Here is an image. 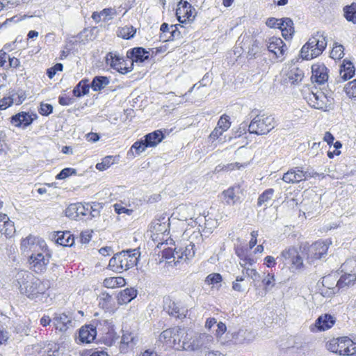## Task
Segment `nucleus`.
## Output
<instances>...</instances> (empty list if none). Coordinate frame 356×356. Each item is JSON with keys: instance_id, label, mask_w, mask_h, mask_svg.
I'll use <instances>...</instances> for the list:
<instances>
[{"instance_id": "1", "label": "nucleus", "mask_w": 356, "mask_h": 356, "mask_svg": "<svg viewBox=\"0 0 356 356\" xmlns=\"http://www.w3.org/2000/svg\"><path fill=\"white\" fill-rule=\"evenodd\" d=\"M16 282L21 293L29 298L34 299L39 294H43L48 289V284L26 270H19L15 275Z\"/></svg>"}, {"instance_id": "2", "label": "nucleus", "mask_w": 356, "mask_h": 356, "mask_svg": "<svg viewBox=\"0 0 356 356\" xmlns=\"http://www.w3.org/2000/svg\"><path fill=\"white\" fill-rule=\"evenodd\" d=\"M139 252L137 249L123 250L110 259L108 267L113 271L121 273L136 266L138 261Z\"/></svg>"}, {"instance_id": "3", "label": "nucleus", "mask_w": 356, "mask_h": 356, "mask_svg": "<svg viewBox=\"0 0 356 356\" xmlns=\"http://www.w3.org/2000/svg\"><path fill=\"white\" fill-rule=\"evenodd\" d=\"M327 46L324 32L317 31L302 47L300 56L303 59L311 60L321 55Z\"/></svg>"}, {"instance_id": "4", "label": "nucleus", "mask_w": 356, "mask_h": 356, "mask_svg": "<svg viewBox=\"0 0 356 356\" xmlns=\"http://www.w3.org/2000/svg\"><path fill=\"white\" fill-rule=\"evenodd\" d=\"M248 127V131L250 134L256 135H264L269 133L275 127L274 118L270 115H257L252 118L250 124L243 122L240 125V129L244 131Z\"/></svg>"}, {"instance_id": "5", "label": "nucleus", "mask_w": 356, "mask_h": 356, "mask_svg": "<svg viewBox=\"0 0 356 356\" xmlns=\"http://www.w3.org/2000/svg\"><path fill=\"white\" fill-rule=\"evenodd\" d=\"M326 347L330 351L339 355H356V343L348 337L333 338L327 342Z\"/></svg>"}, {"instance_id": "6", "label": "nucleus", "mask_w": 356, "mask_h": 356, "mask_svg": "<svg viewBox=\"0 0 356 356\" xmlns=\"http://www.w3.org/2000/svg\"><path fill=\"white\" fill-rule=\"evenodd\" d=\"M51 257L50 252L46 246L42 250L30 255L29 262L30 268L36 273H42L46 271Z\"/></svg>"}, {"instance_id": "7", "label": "nucleus", "mask_w": 356, "mask_h": 356, "mask_svg": "<svg viewBox=\"0 0 356 356\" xmlns=\"http://www.w3.org/2000/svg\"><path fill=\"white\" fill-rule=\"evenodd\" d=\"M106 63L121 74H127L133 70V62L127 58L124 59L116 53H108L106 56Z\"/></svg>"}, {"instance_id": "8", "label": "nucleus", "mask_w": 356, "mask_h": 356, "mask_svg": "<svg viewBox=\"0 0 356 356\" xmlns=\"http://www.w3.org/2000/svg\"><path fill=\"white\" fill-rule=\"evenodd\" d=\"M46 246L44 241L29 235L22 241L20 249L24 254L29 257L42 250Z\"/></svg>"}, {"instance_id": "9", "label": "nucleus", "mask_w": 356, "mask_h": 356, "mask_svg": "<svg viewBox=\"0 0 356 356\" xmlns=\"http://www.w3.org/2000/svg\"><path fill=\"white\" fill-rule=\"evenodd\" d=\"M88 213L92 214V206L88 203L72 204L65 210V215L74 220H82Z\"/></svg>"}, {"instance_id": "10", "label": "nucleus", "mask_w": 356, "mask_h": 356, "mask_svg": "<svg viewBox=\"0 0 356 356\" xmlns=\"http://www.w3.org/2000/svg\"><path fill=\"white\" fill-rule=\"evenodd\" d=\"M308 104L316 109L327 111L329 110L330 101L325 94L321 91L311 92L307 97Z\"/></svg>"}, {"instance_id": "11", "label": "nucleus", "mask_w": 356, "mask_h": 356, "mask_svg": "<svg viewBox=\"0 0 356 356\" xmlns=\"http://www.w3.org/2000/svg\"><path fill=\"white\" fill-rule=\"evenodd\" d=\"M195 10L186 1H181L176 10V15L180 23L193 21L195 18Z\"/></svg>"}, {"instance_id": "12", "label": "nucleus", "mask_w": 356, "mask_h": 356, "mask_svg": "<svg viewBox=\"0 0 356 356\" xmlns=\"http://www.w3.org/2000/svg\"><path fill=\"white\" fill-rule=\"evenodd\" d=\"M311 175L300 167H294L283 175L282 179L287 184H296L307 179Z\"/></svg>"}, {"instance_id": "13", "label": "nucleus", "mask_w": 356, "mask_h": 356, "mask_svg": "<svg viewBox=\"0 0 356 356\" xmlns=\"http://www.w3.org/2000/svg\"><path fill=\"white\" fill-rule=\"evenodd\" d=\"M328 244L324 241H316L312 244L307 249V259L312 262L314 259L322 258L327 254Z\"/></svg>"}, {"instance_id": "14", "label": "nucleus", "mask_w": 356, "mask_h": 356, "mask_svg": "<svg viewBox=\"0 0 356 356\" xmlns=\"http://www.w3.org/2000/svg\"><path fill=\"white\" fill-rule=\"evenodd\" d=\"M202 346L203 343L200 336H193L192 334L188 333L186 331L185 335L184 336L181 350L195 351L200 349Z\"/></svg>"}, {"instance_id": "15", "label": "nucleus", "mask_w": 356, "mask_h": 356, "mask_svg": "<svg viewBox=\"0 0 356 356\" xmlns=\"http://www.w3.org/2000/svg\"><path fill=\"white\" fill-rule=\"evenodd\" d=\"M160 30L161 33L160 34V40L163 42H167L170 40H174L180 37L181 31L178 28V25H171L170 27L167 23H163L161 26Z\"/></svg>"}, {"instance_id": "16", "label": "nucleus", "mask_w": 356, "mask_h": 356, "mask_svg": "<svg viewBox=\"0 0 356 356\" xmlns=\"http://www.w3.org/2000/svg\"><path fill=\"white\" fill-rule=\"evenodd\" d=\"M268 50L273 53L277 58H282L287 49L286 44L280 38L271 37L267 42Z\"/></svg>"}, {"instance_id": "17", "label": "nucleus", "mask_w": 356, "mask_h": 356, "mask_svg": "<svg viewBox=\"0 0 356 356\" xmlns=\"http://www.w3.org/2000/svg\"><path fill=\"white\" fill-rule=\"evenodd\" d=\"M335 323V318L330 314H325L320 316L315 322V324L311 326V330L325 331L331 328Z\"/></svg>"}, {"instance_id": "18", "label": "nucleus", "mask_w": 356, "mask_h": 356, "mask_svg": "<svg viewBox=\"0 0 356 356\" xmlns=\"http://www.w3.org/2000/svg\"><path fill=\"white\" fill-rule=\"evenodd\" d=\"M351 268L354 270H346L343 268V264L341 265V272H343L344 274L341 275L338 280H337V286L338 289L349 286L350 285L353 284L356 281V268L352 267Z\"/></svg>"}, {"instance_id": "19", "label": "nucleus", "mask_w": 356, "mask_h": 356, "mask_svg": "<svg viewBox=\"0 0 356 356\" xmlns=\"http://www.w3.org/2000/svg\"><path fill=\"white\" fill-rule=\"evenodd\" d=\"M337 279L335 275H328L322 278V285L325 288V291L321 290V294L323 296L330 297L333 294L336 293L339 289L337 286Z\"/></svg>"}, {"instance_id": "20", "label": "nucleus", "mask_w": 356, "mask_h": 356, "mask_svg": "<svg viewBox=\"0 0 356 356\" xmlns=\"http://www.w3.org/2000/svg\"><path fill=\"white\" fill-rule=\"evenodd\" d=\"M242 190L239 185H234L224 191L222 193L223 201L228 205H234L239 199Z\"/></svg>"}, {"instance_id": "21", "label": "nucleus", "mask_w": 356, "mask_h": 356, "mask_svg": "<svg viewBox=\"0 0 356 356\" xmlns=\"http://www.w3.org/2000/svg\"><path fill=\"white\" fill-rule=\"evenodd\" d=\"M184 334V329L179 327H175L163 331L159 335V341L170 346H172V338L175 336H181Z\"/></svg>"}, {"instance_id": "22", "label": "nucleus", "mask_w": 356, "mask_h": 356, "mask_svg": "<svg viewBox=\"0 0 356 356\" xmlns=\"http://www.w3.org/2000/svg\"><path fill=\"white\" fill-rule=\"evenodd\" d=\"M97 335L96 327L92 325L82 327L79 332V340L81 343H89L94 341Z\"/></svg>"}, {"instance_id": "23", "label": "nucleus", "mask_w": 356, "mask_h": 356, "mask_svg": "<svg viewBox=\"0 0 356 356\" xmlns=\"http://www.w3.org/2000/svg\"><path fill=\"white\" fill-rule=\"evenodd\" d=\"M52 322L56 329L60 332H65L70 326H72V317L64 313L56 314Z\"/></svg>"}, {"instance_id": "24", "label": "nucleus", "mask_w": 356, "mask_h": 356, "mask_svg": "<svg viewBox=\"0 0 356 356\" xmlns=\"http://www.w3.org/2000/svg\"><path fill=\"white\" fill-rule=\"evenodd\" d=\"M37 117L36 114H30L26 112H21L12 117V123L16 127H27L30 125Z\"/></svg>"}, {"instance_id": "25", "label": "nucleus", "mask_w": 356, "mask_h": 356, "mask_svg": "<svg viewBox=\"0 0 356 356\" xmlns=\"http://www.w3.org/2000/svg\"><path fill=\"white\" fill-rule=\"evenodd\" d=\"M149 51L143 47H135L127 52V58L133 62L143 63L149 59Z\"/></svg>"}, {"instance_id": "26", "label": "nucleus", "mask_w": 356, "mask_h": 356, "mask_svg": "<svg viewBox=\"0 0 356 356\" xmlns=\"http://www.w3.org/2000/svg\"><path fill=\"white\" fill-rule=\"evenodd\" d=\"M312 79L319 84L324 83L328 79L327 68L324 65H313Z\"/></svg>"}, {"instance_id": "27", "label": "nucleus", "mask_w": 356, "mask_h": 356, "mask_svg": "<svg viewBox=\"0 0 356 356\" xmlns=\"http://www.w3.org/2000/svg\"><path fill=\"white\" fill-rule=\"evenodd\" d=\"M277 28L281 30L282 36L286 40L291 38L294 33L293 22L290 18L280 19Z\"/></svg>"}, {"instance_id": "28", "label": "nucleus", "mask_w": 356, "mask_h": 356, "mask_svg": "<svg viewBox=\"0 0 356 356\" xmlns=\"http://www.w3.org/2000/svg\"><path fill=\"white\" fill-rule=\"evenodd\" d=\"M165 309L171 316L178 318H182L186 316L185 309L179 307L177 303L170 299L165 301Z\"/></svg>"}, {"instance_id": "29", "label": "nucleus", "mask_w": 356, "mask_h": 356, "mask_svg": "<svg viewBox=\"0 0 356 356\" xmlns=\"http://www.w3.org/2000/svg\"><path fill=\"white\" fill-rule=\"evenodd\" d=\"M56 242L63 246L70 247L74 244V239L70 232H58L54 236Z\"/></svg>"}, {"instance_id": "30", "label": "nucleus", "mask_w": 356, "mask_h": 356, "mask_svg": "<svg viewBox=\"0 0 356 356\" xmlns=\"http://www.w3.org/2000/svg\"><path fill=\"white\" fill-rule=\"evenodd\" d=\"M137 296V291L133 288H127L122 291L118 296L119 304H127Z\"/></svg>"}, {"instance_id": "31", "label": "nucleus", "mask_w": 356, "mask_h": 356, "mask_svg": "<svg viewBox=\"0 0 356 356\" xmlns=\"http://www.w3.org/2000/svg\"><path fill=\"white\" fill-rule=\"evenodd\" d=\"M248 248H238L236 250V254L240 259L239 264L242 267L247 265L252 266L254 263V260L248 254Z\"/></svg>"}, {"instance_id": "32", "label": "nucleus", "mask_w": 356, "mask_h": 356, "mask_svg": "<svg viewBox=\"0 0 356 356\" xmlns=\"http://www.w3.org/2000/svg\"><path fill=\"white\" fill-rule=\"evenodd\" d=\"M164 135L161 130H156L145 136V139L149 147H155L162 141Z\"/></svg>"}, {"instance_id": "33", "label": "nucleus", "mask_w": 356, "mask_h": 356, "mask_svg": "<svg viewBox=\"0 0 356 356\" xmlns=\"http://www.w3.org/2000/svg\"><path fill=\"white\" fill-rule=\"evenodd\" d=\"M340 70V76L344 80L352 78L355 74V67L350 61L343 60V63Z\"/></svg>"}, {"instance_id": "34", "label": "nucleus", "mask_w": 356, "mask_h": 356, "mask_svg": "<svg viewBox=\"0 0 356 356\" xmlns=\"http://www.w3.org/2000/svg\"><path fill=\"white\" fill-rule=\"evenodd\" d=\"M298 252L296 248L291 247L282 251L280 256L277 257V259H280L285 265L289 264L293 259L296 257Z\"/></svg>"}, {"instance_id": "35", "label": "nucleus", "mask_w": 356, "mask_h": 356, "mask_svg": "<svg viewBox=\"0 0 356 356\" xmlns=\"http://www.w3.org/2000/svg\"><path fill=\"white\" fill-rule=\"evenodd\" d=\"M88 79H82L73 89V95L76 97H81L88 93L90 85Z\"/></svg>"}, {"instance_id": "36", "label": "nucleus", "mask_w": 356, "mask_h": 356, "mask_svg": "<svg viewBox=\"0 0 356 356\" xmlns=\"http://www.w3.org/2000/svg\"><path fill=\"white\" fill-rule=\"evenodd\" d=\"M110 83L109 79L106 76H95L91 84L90 87L94 91H100L103 88H104L107 85Z\"/></svg>"}, {"instance_id": "37", "label": "nucleus", "mask_w": 356, "mask_h": 356, "mask_svg": "<svg viewBox=\"0 0 356 356\" xmlns=\"http://www.w3.org/2000/svg\"><path fill=\"white\" fill-rule=\"evenodd\" d=\"M104 286L106 288L121 287L125 285V280L122 277H110L104 280Z\"/></svg>"}, {"instance_id": "38", "label": "nucleus", "mask_w": 356, "mask_h": 356, "mask_svg": "<svg viewBox=\"0 0 356 356\" xmlns=\"http://www.w3.org/2000/svg\"><path fill=\"white\" fill-rule=\"evenodd\" d=\"M286 76L291 84H296L302 81L304 73L299 68L293 67L286 73Z\"/></svg>"}, {"instance_id": "39", "label": "nucleus", "mask_w": 356, "mask_h": 356, "mask_svg": "<svg viewBox=\"0 0 356 356\" xmlns=\"http://www.w3.org/2000/svg\"><path fill=\"white\" fill-rule=\"evenodd\" d=\"M136 33V29L133 26H125L118 28L117 35L123 39L129 40L134 38Z\"/></svg>"}, {"instance_id": "40", "label": "nucleus", "mask_w": 356, "mask_h": 356, "mask_svg": "<svg viewBox=\"0 0 356 356\" xmlns=\"http://www.w3.org/2000/svg\"><path fill=\"white\" fill-rule=\"evenodd\" d=\"M344 17L348 21L356 24V3H352L343 8Z\"/></svg>"}, {"instance_id": "41", "label": "nucleus", "mask_w": 356, "mask_h": 356, "mask_svg": "<svg viewBox=\"0 0 356 356\" xmlns=\"http://www.w3.org/2000/svg\"><path fill=\"white\" fill-rule=\"evenodd\" d=\"M115 161V157L113 156H107L102 159L101 163H98L96 165V168L100 171H104L108 169L111 165Z\"/></svg>"}, {"instance_id": "42", "label": "nucleus", "mask_w": 356, "mask_h": 356, "mask_svg": "<svg viewBox=\"0 0 356 356\" xmlns=\"http://www.w3.org/2000/svg\"><path fill=\"white\" fill-rule=\"evenodd\" d=\"M274 193V190L269 188L266 190L262 194H261L258 198L257 204L258 206L267 205V203L272 199Z\"/></svg>"}, {"instance_id": "43", "label": "nucleus", "mask_w": 356, "mask_h": 356, "mask_svg": "<svg viewBox=\"0 0 356 356\" xmlns=\"http://www.w3.org/2000/svg\"><path fill=\"white\" fill-rule=\"evenodd\" d=\"M2 230H0L1 233L5 235H10L15 230L14 223L13 222L9 220V218L7 216V219H4L1 222Z\"/></svg>"}, {"instance_id": "44", "label": "nucleus", "mask_w": 356, "mask_h": 356, "mask_svg": "<svg viewBox=\"0 0 356 356\" xmlns=\"http://www.w3.org/2000/svg\"><path fill=\"white\" fill-rule=\"evenodd\" d=\"M343 50L344 48L343 45L336 43L330 52V57L335 60L341 59L344 55Z\"/></svg>"}, {"instance_id": "45", "label": "nucleus", "mask_w": 356, "mask_h": 356, "mask_svg": "<svg viewBox=\"0 0 356 356\" xmlns=\"http://www.w3.org/2000/svg\"><path fill=\"white\" fill-rule=\"evenodd\" d=\"M49 348H45L41 344L37 343L32 346V353L35 356H49Z\"/></svg>"}, {"instance_id": "46", "label": "nucleus", "mask_w": 356, "mask_h": 356, "mask_svg": "<svg viewBox=\"0 0 356 356\" xmlns=\"http://www.w3.org/2000/svg\"><path fill=\"white\" fill-rule=\"evenodd\" d=\"M344 89L349 97H356V79L348 83Z\"/></svg>"}, {"instance_id": "47", "label": "nucleus", "mask_w": 356, "mask_h": 356, "mask_svg": "<svg viewBox=\"0 0 356 356\" xmlns=\"http://www.w3.org/2000/svg\"><path fill=\"white\" fill-rule=\"evenodd\" d=\"M184 252V257H185V260H188L193 258L195 255V244L192 242L187 245H186L184 250H182Z\"/></svg>"}, {"instance_id": "48", "label": "nucleus", "mask_w": 356, "mask_h": 356, "mask_svg": "<svg viewBox=\"0 0 356 356\" xmlns=\"http://www.w3.org/2000/svg\"><path fill=\"white\" fill-rule=\"evenodd\" d=\"M243 274L250 277L253 281H258L259 279V274L254 268H250L248 267H243Z\"/></svg>"}, {"instance_id": "49", "label": "nucleus", "mask_w": 356, "mask_h": 356, "mask_svg": "<svg viewBox=\"0 0 356 356\" xmlns=\"http://www.w3.org/2000/svg\"><path fill=\"white\" fill-rule=\"evenodd\" d=\"M148 147H149V145H147V142L145 139L144 140L135 142L131 146V149H135L137 154H139L140 153L144 152Z\"/></svg>"}, {"instance_id": "50", "label": "nucleus", "mask_w": 356, "mask_h": 356, "mask_svg": "<svg viewBox=\"0 0 356 356\" xmlns=\"http://www.w3.org/2000/svg\"><path fill=\"white\" fill-rule=\"evenodd\" d=\"M76 171L74 168H66L63 169L56 177V179H64L70 175H76Z\"/></svg>"}, {"instance_id": "51", "label": "nucleus", "mask_w": 356, "mask_h": 356, "mask_svg": "<svg viewBox=\"0 0 356 356\" xmlns=\"http://www.w3.org/2000/svg\"><path fill=\"white\" fill-rule=\"evenodd\" d=\"M262 283L264 289L267 291L275 285V277L273 275L268 274L263 280Z\"/></svg>"}, {"instance_id": "52", "label": "nucleus", "mask_w": 356, "mask_h": 356, "mask_svg": "<svg viewBox=\"0 0 356 356\" xmlns=\"http://www.w3.org/2000/svg\"><path fill=\"white\" fill-rule=\"evenodd\" d=\"M222 276L219 273L209 274L206 278V282L208 284H218L222 282Z\"/></svg>"}, {"instance_id": "53", "label": "nucleus", "mask_w": 356, "mask_h": 356, "mask_svg": "<svg viewBox=\"0 0 356 356\" xmlns=\"http://www.w3.org/2000/svg\"><path fill=\"white\" fill-rule=\"evenodd\" d=\"M230 124L229 116L223 115L218 120L217 126L225 131L229 128Z\"/></svg>"}, {"instance_id": "54", "label": "nucleus", "mask_w": 356, "mask_h": 356, "mask_svg": "<svg viewBox=\"0 0 356 356\" xmlns=\"http://www.w3.org/2000/svg\"><path fill=\"white\" fill-rule=\"evenodd\" d=\"M170 252L172 253V258L173 260L170 261L169 263H172L173 261L175 265H176L177 263L179 261V259L184 258V252H182V250L181 248L179 250H177L176 248L172 249V250H170Z\"/></svg>"}, {"instance_id": "55", "label": "nucleus", "mask_w": 356, "mask_h": 356, "mask_svg": "<svg viewBox=\"0 0 356 356\" xmlns=\"http://www.w3.org/2000/svg\"><path fill=\"white\" fill-rule=\"evenodd\" d=\"M53 111V106L49 104L41 103L38 112L42 115L47 116Z\"/></svg>"}, {"instance_id": "56", "label": "nucleus", "mask_w": 356, "mask_h": 356, "mask_svg": "<svg viewBox=\"0 0 356 356\" xmlns=\"http://www.w3.org/2000/svg\"><path fill=\"white\" fill-rule=\"evenodd\" d=\"M186 330L184 329V334L181 336H175V338H172V346L175 349L181 350V344L184 339V336L185 335Z\"/></svg>"}, {"instance_id": "57", "label": "nucleus", "mask_w": 356, "mask_h": 356, "mask_svg": "<svg viewBox=\"0 0 356 356\" xmlns=\"http://www.w3.org/2000/svg\"><path fill=\"white\" fill-rule=\"evenodd\" d=\"M291 266L292 268L294 269H299L302 266L303 261L302 257L299 255V253L296 254V257H295L291 262L289 264Z\"/></svg>"}, {"instance_id": "58", "label": "nucleus", "mask_w": 356, "mask_h": 356, "mask_svg": "<svg viewBox=\"0 0 356 356\" xmlns=\"http://www.w3.org/2000/svg\"><path fill=\"white\" fill-rule=\"evenodd\" d=\"M113 207H114L115 211L118 214L126 213V214L130 216L133 213L132 209H127L120 204H115Z\"/></svg>"}, {"instance_id": "59", "label": "nucleus", "mask_w": 356, "mask_h": 356, "mask_svg": "<svg viewBox=\"0 0 356 356\" xmlns=\"http://www.w3.org/2000/svg\"><path fill=\"white\" fill-rule=\"evenodd\" d=\"M356 268V257L355 258H350L348 259L344 263H343V268L346 270L350 271L352 270L351 268ZM353 270H354L353 269Z\"/></svg>"}, {"instance_id": "60", "label": "nucleus", "mask_w": 356, "mask_h": 356, "mask_svg": "<svg viewBox=\"0 0 356 356\" xmlns=\"http://www.w3.org/2000/svg\"><path fill=\"white\" fill-rule=\"evenodd\" d=\"M13 104V100L11 97H5L0 100V109H6L8 106Z\"/></svg>"}, {"instance_id": "61", "label": "nucleus", "mask_w": 356, "mask_h": 356, "mask_svg": "<svg viewBox=\"0 0 356 356\" xmlns=\"http://www.w3.org/2000/svg\"><path fill=\"white\" fill-rule=\"evenodd\" d=\"M13 104H15L17 105H19L23 102V101L25 99V97L23 95H19L17 93H14L11 96Z\"/></svg>"}, {"instance_id": "62", "label": "nucleus", "mask_w": 356, "mask_h": 356, "mask_svg": "<svg viewBox=\"0 0 356 356\" xmlns=\"http://www.w3.org/2000/svg\"><path fill=\"white\" fill-rule=\"evenodd\" d=\"M58 102L62 106H68L73 103V99L68 97H59Z\"/></svg>"}, {"instance_id": "63", "label": "nucleus", "mask_w": 356, "mask_h": 356, "mask_svg": "<svg viewBox=\"0 0 356 356\" xmlns=\"http://www.w3.org/2000/svg\"><path fill=\"white\" fill-rule=\"evenodd\" d=\"M280 19L270 17L268 18L266 22V24L270 28H277V24H279Z\"/></svg>"}, {"instance_id": "64", "label": "nucleus", "mask_w": 356, "mask_h": 356, "mask_svg": "<svg viewBox=\"0 0 356 356\" xmlns=\"http://www.w3.org/2000/svg\"><path fill=\"white\" fill-rule=\"evenodd\" d=\"M225 131L217 126L214 130L211 133L210 137L213 139H216L220 136Z\"/></svg>"}]
</instances>
